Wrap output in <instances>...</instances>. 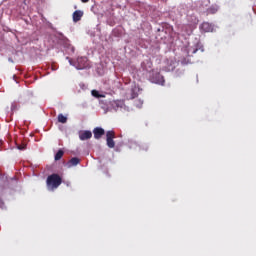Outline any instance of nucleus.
<instances>
[{
	"label": "nucleus",
	"instance_id": "obj_1",
	"mask_svg": "<svg viewBox=\"0 0 256 256\" xmlns=\"http://www.w3.org/2000/svg\"><path fill=\"white\" fill-rule=\"evenodd\" d=\"M63 183V178L59 174H51L46 179V186L48 191H55Z\"/></svg>",
	"mask_w": 256,
	"mask_h": 256
},
{
	"label": "nucleus",
	"instance_id": "obj_2",
	"mask_svg": "<svg viewBox=\"0 0 256 256\" xmlns=\"http://www.w3.org/2000/svg\"><path fill=\"white\" fill-rule=\"evenodd\" d=\"M149 79L152 83H156L157 85H165V78L159 72L152 70L150 72Z\"/></svg>",
	"mask_w": 256,
	"mask_h": 256
},
{
	"label": "nucleus",
	"instance_id": "obj_3",
	"mask_svg": "<svg viewBox=\"0 0 256 256\" xmlns=\"http://www.w3.org/2000/svg\"><path fill=\"white\" fill-rule=\"evenodd\" d=\"M115 131L110 130L106 132V143L109 149H113L115 147Z\"/></svg>",
	"mask_w": 256,
	"mask_h": 256
},
{
	"label": "nucleus",
	"instance_id": "obj_4",
	"mask_svg": "<svg viewBox=\"0 0 256 256\" xmlns=\"http://www.w3.org/2000/svg\"><path fill=\"white\" fill-rule=\"evenodd\" d=\"M89 67V60L87 57H78L76 61V69H87Z\"/></svg>",
	"mask_w": 256,
	"mask_h": 256
},
{
	"label": "nucleus",
	"instance_id": "obj_5",
	"mask_svg": "<svg viewBox=\"0 0 256 256\" xmlns=\"http://www.w3.org/2000/svg\"><path fill=\"white\" fill-rule=\"evenodd\" d=\"M91 137H93V133L89 130L79 132L80 141H87V139H91Z\"/></svg>",
	"mask_w": 256,
	"mask_h": 256
},
{
	"label": "nucleus",
	"instance_id": "obj_6",
	"mask_svg": "<svg viewBox=\"0 0 256 256\" xmlns=\"http://www.w3.org/2000/svg\"><path fill=\"white\" fill-rule=\"evenodd\" d=\"M200 29L204 31V33H211L213 32V25L209 22H203L200 26Z\"/></svg>",
	"mask_w": 256,
	"mask_h": 256
},
{
	"label": "nucleus",
	"instance_id": "obj_7",
	"mask_svg": "<svg viewBox=\"0 0 256 256\" xmlns=\"http://www.w3.org/2000/svg\"><path fill=\"white\" fill-rule=\"evenodd\" d=\"M94 139H101L102 135H105V130L103 128L96 127L93 130Z\"/></svg>",
	"mask_w": 256,
	"mask_h": 256
},
{
	"label": "nucleus",
	"instance_id": "obj_8",
	"mask_svg": "<svg viewBox=\"0 0 256 256\" xmlns=\"http://www.w3.org/2000/svg\"><path fill=\"white\" fill-rule=\"evenodd\" d=\"M72 17H73L74 23H78V21H81V19L83 17V11H81V10L74 11Z\"/></svg>",
	"mask_w": 256,
	"mask_h": 256
},
{
	"label": "nucleus",
	"instance_id": "obj_9",
	"mask_svg": "<svg viewBox=\"0 0 256 256\" xmlns=\"http://www.w3.org/2000/svg\"><path fill=\"white\" fill-rule=\"evenodd\" d=\"M81 163V160L77 157L72 158L68 161L67 165L68 167H75Z\"/></svg>",
	"mask_w": 256,
	"mask_h": 256
},
{
	"label": "nucleus",
	"instance_id": "obj_10",
	"mask_svg": "<svg viewBox=\"0 0 256 256\" xmlns=\"http://www.w3.org/2000/svg\"><path fill=\"white\" fill-rule=\"evenodd\" d=\"M63 155H65V151L58 150V152L54 156L55 161H61Z\"/></svg>",
	"mask_w": 256,
	"mask_h": 256
},
{
	"label": "nucleus",
	"instance_id": "obj_11",
	"mask_svg": "<svg viewBox=\"0 0 256 256\" xmlns=\"http://www.w3.org/2000/svg\"><path fill=\"white\" fill-rule=\"evenodd\" d=\"M134 106L137 107L138 109H141V107H143V100L141 99L134 100Z\"/></svg>",
	"mask_w": 256,
	"mask_h": 256
},
{
	"label": "nucleus",
	"instance_id": "obj_12",
	"mask_svg": "<svg viewBox=\"0 0 256 256\" xmlns=\"http://www.w3.org/2000/svg\"><path fill=\"white\" fill-rule=\"evenodd\" d=\"M91 93H92L93 97H96V99H101V98L105 97V95L99 94V91H97V90H92Z\"/></svg>",
	"mask_w": 256,
	"mask_h": 256
},
{
	"label": "nucleus",
	"instance_id": "obj_13",
	"mask_svg": "<svg viewBox=\"0 0 256 256\" xmlns=\"http://www.w3.org/2000/svg\"><path fill=\"white\" fill-rule=\"evenodd\" d=\"M58 123H67V117L63 114L58 115Z\"/></svg>",
	"mask_w": 256,
	"mask_h": 256
},
{
	"label": "nucleus",
	"instance_id": "obj_14",
	"mask_svg": "<svg viewBox=\"0 0 256 256\" xmlns=\"http://www.w3.org/2000/svg\"><path fill=\"white\" fill-rule=\"evenodd\" d=\"M17 109H19V104H17V102H13L11 104V111H17Z\"/></svg>",
	"mask_w": 256,
	"mask_h": 256
},
{
	"label": "nucleus",
	"instance_id": "obj_15",
	"mask_svg": "<svg viewBox=\"0 0 256 256\" xmlns=\"http://www.w3.org/2000/svg\"><path fill=\"white\" fill-rule=\"evenodd\" d=\"M175 69V66H173V61L170 62V66L166 67V71H173Z\"/></svg>",
	"mask_w": 256,
	"mask_h": 256
},
{
	"label": "nucleus",
	"instance_id": "obj_16",
	"mask_svg": "<svg viewBox=\"0 0 256 256\" xmlns=\"http://www.w3.org/2000/svg\"><path fill=\"white\" fill-rule=\"evenodd\" d=\"M197 51H198L197 48H188V53H192V55L197 53Z\"/></svg>",
	"mask_w": 256,
	"mask_h": 256
},
{
	"label": "nucleus",
	"instance_id": "obj_17",
	"mask_svg": "<svg viewBox=\"0 0 256 256\" xmlns=\"http://www.w3.org/2000/svg\"><path fill=\"white\" fill-rule=\"evenodd\" d=\"M191 26L190 25H184L183 27H182V29H183V31H187V29H189Z\"/></svg>",
	"mask_w": 256,
	"mask_h": 256
},
{
	"label": "nucleus",
	"instance_id": "obj_18",
	"mask_svg": "<svg viewBox=\"0 0 256 256\" xmlns=\"http://www.w3.org/2000/svg\"><path fill=\"white\" fill-rule=\"evenodd\" d=\"M18 149H19L20 151H22V149H25V145H23V146H18Z\"/></svg>",
	"mask_w": 256,
	"mask_h": 256
},
{
	"label": "nucleus",
	"instance_id": "obj_19",
	"mask_svg": "<svg viewBox=\"0 0 256 256\" xmlns=\"http://www.w3.org/2000/svg\"><path fill=\"white\" fill-rule=\"evenodd\" d=\"M82 3H89V0H81Z\"/></svg>",
	"mask_w": 256,
	"mask_h": 256
},
{
	"label": "nucleus",
	"instance_id": "obj_20",
	"mask_svg": "<svg viewBox=\"0 0 256 256\" xmlns=\"http://www.w3.org/2000/svg\"><path fill=\"white\" fill-rule=\"evenodd\" d=\"M141 65H142V69H146L145 68V62H143Z\"/></svg>",
	"mask_w": 256,
	"mask_h": 256
},
{
	"label": "nucleus",
	"instance_id": "obj_21",
	"mask_svg": "<svg viewBox=\"0 0 256 256\" xmlns=\"http://www.w3.org/2000/svg\"><path fill=\"white\" fill-rule=\"evenodd\" d=\"M70 65H73V60L69 59Z\"/></svg>",
	"mask_w": 256,
	"mask_h": 256
},
{
	"label": "nucleus",
	"instance_id": "obj_22",
	"mask_svg": "<svg viewBox=\"0 0 256 256\" xmlns=\"http://www.w3.org/2000/svg\"><path fill=\"white\" fill-rule=\"evenodd\" d=\"M191 33H192V30H190L189 32H187V35H191Z\"/></svg>",
	"mask_w": 256,
	"mask_h": 256
},
{
	"label": "nucleus",
	"instance_id": "obj_23",
	"mask_svg": "<svg viewBox=\"0 0 256 256\" xmlns=\"http://www.w3.org/2000/svg\"><path fill=\"white\" fill-rule=\"evenodd\" d=\"M147 63L150 64L149 67H151L152 64L149 61H147Z\"/></svg>",
	"mask_w": 256,
	"mask_h": 256
}]
</instances>
